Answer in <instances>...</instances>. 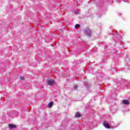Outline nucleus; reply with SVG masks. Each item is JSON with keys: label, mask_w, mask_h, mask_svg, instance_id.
Wrapping results in <instances>:
<instances>
[{"label": "nucleus", "mask_w": 130, "mask_h": 130, "mask_svg": "<svg viewBox=\"0 0 130 130\" xmlns=\"http://www.w3.org/2000/svg\"><path fill=\"white\" fill-rule=\"evenodd\" d=\"M15 127H16V125H14V124H9V128H15Z\"/></svg>", "instance_id": "0eeeda50"}, {"label": "nucleus", "mask_w": 130, "mask_h": 130, "mask_svg": "<svg viewBox=\"0 0 130 130\" xmlns=\"http://www.w3.org/2000/svg\"><path fill=\"white\" fill-rule=\"evenodd\" d=\"M75 117H77V118L79 117H81V115L80 114L79 112H77L76 114H75Z\"/></svg>", "instance_id": "39448f33"}, {"label": "nucleus", "mask_w": 130, "mask_h": 130, "mask_svg": "<svg viewBox=\"0 0 130 130\" xmlns=\"http://www.w3.org/2000/svg\"><path fill=\"white\" fill-rule=\"evenodd\" d=\"M84 33L85 34H86V35H87V36H88L89 37H91V36L92 35V31H91L89 29H86L84 31Z\"/></svg>", "instance_id": "f257e3e1"}, {"label": "nucleus", "mask_w": 130, "mask_h": 130, "mask_svg": "<svg viewBox=\"0 0 130 130\" xmlns=\"http://www.w3.org/2000/svg\"><path fill=\"white\" fill-rule=\"evenodd\" d=\"M74 88L75 90H77V88H78V85H77L76 84L74 85Z\"/></svg>", "instance_id": "6e6552de"}, {"label": "nucleus", "mask_w": 130, "mask_h": 130, "mask_svg": "<svg viewBox=\"0 0 130 130\" xmlns=\"http://www.w3.org/2000/svg\"><path fill=\"white\" fill-rule=\"evenodd\" d=\"M20 80H25V78L23 76H20Z\"/></svg>", "instance_id": "9d476101"}, {"label": "nucleus", "mask_w": 130, "mask_h": 130, "mask_svg": "<svg viewBox=\"0 0 130 130\" xmlns=\"http://www.w3.org/2000/svg\"><path fill=\"white\" fill-rule=\"evenodd\" d=\"M52 105H53V102H51L49 103L48 107L49 108H51V107H52Z\"/></svg>", "instance_id": "423d86ee"}, {"label": "nucleus", "mask_w": 130, "mask_h": 130, "mask_svg": "<svg viewBox=\"0 0 130 130\" xmlns=\"http://www.w3.org/2000/svg\"><path fill=\"white\" fill-rule=\"evenodd\" d=\"M104 126L105 127H106V128H110L109 124L107 122H104Z\"/></svg>", "instance_id": "7ed1b4c3"}, {"label": "nucleus", "mask_w": 130, "mask_h": 130, "mask_svg": "<svg viewBox=\"0 0 130 130\" xmlns=\"http://www.w3.org/2000/svg\"><path fill=\"white\" fill-rule=\"evenodd\" d=\"M127 64L128 65V63H127Z\"/></svg>", "instance_id": "f8f14e48"}, {"label": "nucleus", "mask_w": 130, "mask_h": 130, "mask_svg": "<svg viewBox=\"0 0 130 130\" xmlns=\"http://www.w3.org/2000/svg\"><path fill=\"white\" fill-rule=\"evenodd\" d=\"M54 83V81L52 79H48L47 80V83L48 85H49L50 86H51V85H52L53 83Z\"/></svg>", "instance_id": "f03ea898"}, {"label": "nucleus", "mask_w": 130, "mask_h": 130, "mask_svg": "<svg viewBox=\"0 0 130 130\" xmlns=\"http://www.w3.org/2000/svg\"><path fill=\"white\" fill-rule=\"evenodd\" d=\"M122 103L124 105H128L129 104V101H128V100H124L122 101Z\"/></svg>", "instance_id": "20e7f679"}, {"label": "nucleus", "mask_w": 130, "mask_h": 130, "mask_svg": "<svg viewBox=\"0 0 130 130\" xmlns=\"http://www.w3.org/2000/svg\"><path fill=\"white\" fill-rule=\"evenodd\" d=\"M75 28H80V25L79 24H76Z\"/></svg>", "instance_id": "1a4fd4ad"}, {"label": "nucleus", "mask_w": 130, "mask_h": 130, "mask_svg": "<svg viewBox=\"0 0 130 130\" xmlns=\"http://www.w3.org/2000/svg\"><path fill=\"white\" fill-rule=\"evenodd\" d=\"M75 14H76V15H78V14H80V13H79V12L75 11Z\"/></svg>", "instance_id": "9b49d317"}]
</instances>
